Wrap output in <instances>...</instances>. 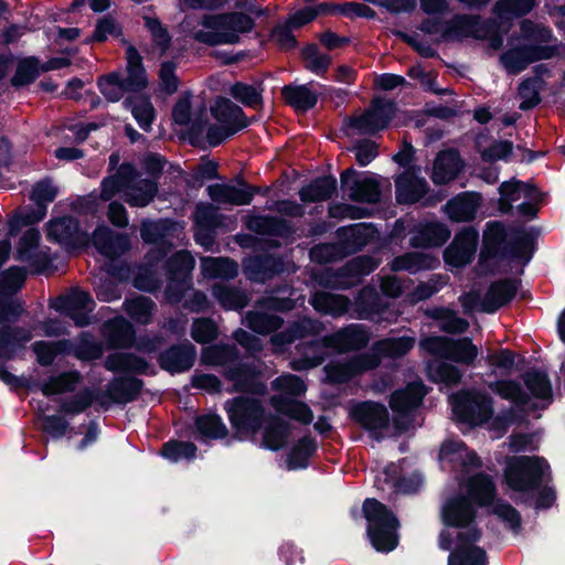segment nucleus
<instances>
[{"label": "nucleus", "instance_id": "1", "mask_svg": "<svg viewBox=\"0 0 565 565\" xmlns=\"http://www.w3.org/2000/svg\"><path fill=\"white\" fill-rule=\"evenodd\" d=\"M475 510L472 503L457 497L443 507V520L446 529L440 533L439 546L450 550L448 565H487L486 552L476 546L480 532L472 524Z\"/></svg>", "mask_w": 565, "mask_h": 565}, {"label": "nucleus", "instance_id": "2", "mask_svg": "<svg viewBox=\"0 0 565 565\" xmlns=\"http://www.w3.org/2000/svg\"><path fill=\"white\" fill-rule=\"evenodd\" d=\"M158 192L153 181L140 179L131 164H122L116 173L106 178L102 183L103 200H111L121 195L130 206L148 205Z\"/></svg>", "mask_w": 565, "mask_h": 565}, {"label": "nucleus", "instance_id": "3", "mask_svg": "<svg viewBox=\"0 0 565 565\" xmlns=\"http://www.w3.org/2000/svg\"><path fill=\"white\" fill-rule=\"evenodd\" d=\"M253 25V20L244 13L211 14L205 15L191 34L198 42L209 45L235 44Z\"/></svg>", "mask_w": 565, "mask_h": 565}, {"label": "nucleus", "instance_id": "4", "mask_svg": "<svg viewBox=\"0 0 565 565\" xmlns=\"http://www.w3.org/2000/svg\"><path fill=\"white\" fill-rule=\"evenodd\" d=\"M367 520V535L373 547L379 552H390L397 546V519L387 508L375 499H366L363 504Z\"/></svg>", "mask_w": 565, "mask_h": 565}, {"label": "nucleus", "instance_id": "5", "mask_svg": "<svg viewBox=\"0 0 565 565\" xmlns=\"http://www.w3.org/2000/svg\"><path fill=\"white\" fill-rule=\"evenodd\" d=\"M548 472L550 466L543 458L521 456L508 461L505 479L511 489L526 491L539 484Z\"/></svg>", "mask_w": 565, "mask_h": 565}, {"label": "nucleus", "instance_id": "6", "mask_svg": "<svg viewBox=\"0 0 565 565\" xmlns=\"http://www.w3.org/2000/svg\"><path fill=\"white\" fill-rule=\"evenodd\" d=\"M274 388L279 391L285 397H274V408L290 418L308 424L312 420V413L303 403L294 401L288 396L300 395L306 391L303 382L295 375H282L274 381Z\"/></svg>", "mask_w": 565, "mask_h": 565}, {"label": "nucleus", "instance_id": "7", "mask_svg": "<svg viewBox=\"0 0 565 565\" xmlns=\"http://www.w3.org/2000/svg\"><path fill=\"white\" fill-rule=\"evenodd\" d=\"M454 414L470 425H482L493 415L492 399L484 393L462 392L451 397Z\"/></svg>", "mask_w": 565, "mask_h": 565}, {"label": "nucleus", "instance_id": "8", "mask_svg": "<svg viewBox=\"0 0 565 565\" xmlns=\"http://www.w3.org/2000/svg\"><path fill=\"white\" fill-rule=\"evenodd\" d=\"M226 411L232 426L243 438L254 435L260 427L263 408L254 398H235L226 403Z\"/></svg>", "mask_w": 565, "mask_h": 565}, {"label": "nucleus", "instance_id": "9", "mask_svg": "<svg viewBox=\"0 0 565 565\" xmlns=\"http://www.w3.org/2000/svg\"><path fill=\"white\" fill-rule=\"evenodd\" d=\"M214 118L221 124V131L210 128L207 139L211 145H218L226 137L246 126L242 109L227 98H217L211 107Z\"/></svg>", "mask_w": 565, "mask_h": 565}, {"label": "nucleus", "instance_id": "10", "mask_svg": "<svg viewBox=\"0 0 565 565\" xmlns=\"http://www.w3.org/2000/svg\"><path fill=\"white\" fill-rule=\"evenodd\" d=\"M420 347L434 355L466 364L472 363L479 354L478 348L468 338L450 341L443 337H431L424 339Z\"/></svg>", "mask_w": 565, "mask_h": 565}, {"label": "nucleus", "instance_id": "11", "mask_svg": "<svg viewBox=\"0 0 565 565\" xmlns=\"http://www.w3.org/2000/svg\"><path fill=\"white\" fill-rule=\"evenodd\" d=\"M519 200H523L519 205L520 213L526 216H534L536 213V203L541 201V193L534 186L525 183L516 181L503 182L500 186L501 211H509L512 203Z\"/></svg>", "mask_w": 565, "mask_h": 565}, {"label": "nucleus", "instance_id": "12", "mask_svg": "<svg viewBox=\"0 0 565 565\" xmlns=\"http://www.w3.org/2000/svg\"><path fill=\"white\" fill-rule=\"evenodd\" d=\"M469 495L478 502L479 505H488L493 503L492 511L503 521L508 522L511 527H515L519 525V514L518 512L509 504L493 502L494 499V488L487 477L477 476L471 479L468 484Z\"/></svg>", "mask_w": 565, "mask_h": 565}, {"label": "nucleus", "instance_id": "13", "mask_svg": "<svg viewBox=\"0 0 565 565\" xmlns=\"http://www.w3.org/2000/svg\"><path fill=\"white\" fill-rule=\"evenodd\" d=\"M515 290L513 281L503 280L493 284L481 301H477L476 297L469 294L461 298V303L467 311L479 308L486 312H493L510 301L515 295Z\"/></svg>", "mask_w": 565, "mask_h": 565}, {"label": "nucleus", "instance_id": "14", "mask_svg": "<svg viewBox=\"0 0 565 565\" xmlns=\"http://www.w3.org/2000/svg\"><path fill=\"white\" fill-rule=\"evenodd\" d=\"M341 183L354 201L374 203L380 199L379 181L374 175H359L353 169H348L341 174Z\"/></svg>", "mask_w": 565, "mask_h": 565}, {"label": "nucleus", "instance_id": "15", "mask_svg": "<svg viewBox=\"0 0 565 565\" xmlns=\"http://www.w3.org/2000/svg\"><path fill=\"white\" fill-rule=\"evenodd\" d=\"M396 109L388 100H375L362 116L352 119L351 126L360 134H373L387 127Z\"/></svg>", "mask_w": 565, "mask_h": 565}, {"label": "nucleus", "instance_id": "16", "mask_svg": "<svg viewBox=\"0 0 565 565\" xmlns=\"http://www.w3.org/2000/svg\"><path fill=\"white\" fill-rule=\"evenodd\" d=\"M478 242V233L473 228L461 231L444 253L445 262L452 267H461L472 259Z\"/></svg>", "mask_w": 565, "mask_h": 565}, {"label": "nucleus", "instance_id": "17", "mask_svg": "<svg viewBox=\"0 0 565 565\" xmlns=\"http://www.w3.org/2000/svg\"><path fill=\"white\" fill-rule=\"evenodd\" d=\"M47 236L61 244L72 247L86 246L89 242L88 234L81 231L76 221L63 217L49 224Z\"/></svg>", "mask_w": 565, "mask_h": 565}, {"label": "nucleus", "instance_id": "18", "mask_svg": "<svg viewBox=\"0 0 565 565\" xmlns=\"http://www.w3.org/2000/svg\"><path fill=\"white\" fill-rule=\"evenodd\" d=\"M439 463L443 469H457L462 467H477L479 460L473 451H470L461 441L448 440L445 441L439 450Z\"/></svg>", "mask_w": 565, "mask_h": 565}, {"label": "nucleus", "instance_id": "19", "mask_svg": "<svg viewBox=\"0 0 565 565\" xmlns=\"http://www.w3.org/2000/svg\"><path fill=\"white\" fill-rule=\"evenodd\" d=\"M379 363L380 359L376 354H365L355 356L351 361L330 364L326 371L330 381L344 382L355 374L375 367Z\"/></svg>", "mask_w": 565, "mask_h": 565}, {"label": "nucleus", "instance_id": "20", "mask_svg": "<svg viewBox=\"0 0 565 565\" xmlns=\"http://www.w3.org/2000/svg\"><path fill=\"white\" fill-rule=\"evenodd\" d=\"M39 232L30 230L22 236L18 248L19 259L28 262L30 267L36 273L46 270L49 266V255L43 250H39Z\"/></svg>", "mask_w": 565, "mask_h": 565}, {"label": "nucleus", "instance_id": "21", "mask_svg": "<svg viewBox=\"0 0 565 565\" xmlns=\"http://www.w3.org/2000/svg\"><path fill=\"white\" fill-rule=\"evenodd\" d=\"M463 164L456 151H443L434 160L430 178L436 184H446L455 180Z\"/></svg>", "mask_w": 565, "mask_h": 565}, {"label": "nucleus", "instance_id": "22", "mask_svg": "<svg viewBox=\"0 0 565 565\" xmlns=\"http://www.w3.org/2000/svg\"><path fill=\"white\" fill-rule=\"evenodd\" d=\"M352 416L362 426L372 431H377L388 426L386 408L376 403L365 402L356 405L352 409Z\"/></svg>", "mask_w": 565, "mask_h": 565}, {"label": "nucleus", "instance_id": "23", "mask_svg": "<svg viewBox=\"0 0 565 565\" xmlns=\"http://www.w3.org/2000/svg\"><path fill=\"white\" fill-rule=\"evenodd\" d=\"M60 309H63L78 326L88 323L87 315L93 310L94 301L82 290H74L60 299Z\"/></svg>", "mask_w": 565, "mask_h": 565}, {"label": "nucleus", "instance_id": "24", "mask_svg": "<svg viewBox=\"0 0 565 565\" xmlns=\"http://www.w3.org/2000/svg\"><path fill=\"white\" fill-rule=\"evenodd\" d=\"M396 198L401 203H413L422 199L427 189L424 178L418 177L414 171L407 170L396 181Z\"/></svg>", "mask_w": 565, "mask_h": 565}, {"label": "nucleus", "instance_id": "25", "mask_svg": "<svg viewBox=\"0 0 565 565\" xmlns=\"http://www.w3.org/2000/svg\"><path fill=\"white\" fill-rule=\"evenodd\" d=\"M207 193L216 203H228L234 205L249 204L254 196V191L252 189L231 184H212L207 188Z\"/></svg>", "mask_w": 565, "mask_h": 565}, {"label": "nucleus", "instance_id": "26", "mask_svg": "<svg viewBox=\"0 0 565 565\" xmlns=\"http://www.w3.org/2000/svg\"><path fill=\"white\" fill-rule=\"evenodd\" d=\"M93 245L104 256L114 258L124 253L128 246V238L124 235L114 236L106 226L98 227L92 238Z\"/></svg>", "mask_w": 565, "mask_h": 565}, {"label": "nucleus", "instance_id": "27", "mask_svg": "<svg viewBox=\"0 0 565 565\" xmlns=\"http://www.w3.org/2000/svg\"><path fill=\"white\" fill-rule=\"evenodd\" d=\"M425 394L426 390L422 383H411L405 390L396 391L392 395L391 408L397 414H407L420 405Z\"/></svg>", "mask_w": 565, "mask_h": 565}, {"label": "nucleus", "instance_id": "28", "mask_svg": "<svg viewBox=\"0 0 565 565\" xmlns=\"http://www.w3.org/2000/svg\"><path fill=\"white\" fill-rule=\"evenodd\" d=\"M480 205V196L476 193H463L450 200L445 206L447 215L456 222L471 221Z\"/></svg>", "mask_w": 565, "mask_h": 565}, {"label": "nucleus", "instance_id": "29", "mask_svg": "<svg viewBox=\"0 0 565 565\" xmlns=\"http://www.w3.org/2000/svg\"><path fill=\"white\" fill-rule=\"evenodd\" d=\"M195 350L191 344L173 347L160 356V364L170 372H182L194 362Z\"/></svg>", "mask_w": 565, "mask_h": 565}, {"label": "nucleus", "instance_id": "30", "mask_svg": "<svg viewBox=\"0 0 565 565\" xmlns=\"http://www.w3.org/2000/svg\"><path fill=\"white\" fill-rule=\"evenodd\" d=\"M127 58V77L124 78L129 90H140L148 84L146 71L141 64V56L132 46H128L126 51Z\"/></svg>", "mask_w": 565, "mask_h": 565}, {"label": "nucleus", "instance_id": "31", "mask_svg": "<svg viewBox=\"0 0 565 565\" xmlns=\"http://www.w3.org/2000/svg\"><path fill=\"white\" fill-rule=\"evenodd\" d=\"M367 334L360 326H352L334 337L326 339L327 345L335 347L339 350L359 348L367 343Z\"/></svg>", "mask_w": 565, "mask_h": 565}, {"label": "nucleus", "instance_id": "32", "mask_svg": "<svg viewBox=\"0 0 565 565\" xmlns=\"http://www.w3.org/2000/svg\"><path fill=\"white\" fill-rule=\"evenodd\" d=\"M201 267L207 278H233L238 273L236 263L227 258H204Z\"/></svg>", "mask_w": 565, "mask_h": 565}, {"label": "nucleus", "instance_id": "33", "mask_svg": "<svg viewBox=\"0 0 565 565\" xmlns=\"http://www.w3.org/2000/svg\"><path fill=\"white\" fill-rule=\"evenodd\" d=\"M311 303L316 310L330 313L333 316L341 315L347 311L349 301L347 298L332 295L329 292H317L311 299Z\"/></svg>", "mask_w": 565, "mask_h": 565}, {"label": "nucleus", "instance_id": "34", "mask_svg": "<svg viewBox=\"0 0 565 565\" xmlns=\"http://www.w3.org/2000/svg\"><path fill=\"white\" fill-rule=\"evenodd\" d=\"M286 100L297 110H307L317 104V95L308 86H287L282 89Z\"/></svg>", "mask_w": 565, "mask_h": 565}, {"label": "nucleus", "instance_id": "35", "mask_svg": "<svg viewBox=\"0 0 565 565\" xmlns=\"http://www.w3.org/2000/svg\"><path fill=\"white\" fill-rule=\"evenodd\" d=\"M488 387L498 396L515 405H522L526 402V395L521 385L511 380H500L490 382Z\"/></svg>", "mask_w": 565, "mask_h": 565}, {"label": "nucleus", "instance_id": "36", "mask_svg": "<svg viewBox=\"0 0 565 565\" xmlns=\"http://www.w3.org/2000/svg\"><path fill=\"white\" fill-rule=\"evenodd\" d=\"M335 190V180L333 178H321L300 191V199L303 202H316L331 196Z\"/></svg>", "mask_w": 565, "mask_h": 565}, {"label": "nucleus", "instance_id": "37", "mask_svg": "<svg viewBox=\"0 0 565 565\" xmlns=\"http://www.w3.org/2000/svg\"><path fill=\"white\" fill-rule=\"evenodd\" d=\"M100 93L109 102H118L126 92H129L120 73L114 72L98 79Z\"/></svg>", "mask_w": 565, "mask_h": 565}, {"label": "nucleus", "instance_id": "38", "mask_svg": "<svg viewBox=\"0 0 565 565\" xmlns=\"http://www.w3.org/2000/svg\"><path fill=\"white\" fill-rule=\"evenodd\" d=\"M437 259L424 253H412L394 259L392 268L394 270L416 271L425 268H433Z\"/></svg>", "mask_w": 565, "mask_h": 565}, {"label": "nucleus", "instance_id": "39", "mask_svg": "<svg viewBox=\"0 0 565 565\" xmlns=\"http://www.w3.org/2000/svg\"><path fill=\"white\" fill-rule=\"evenodd\" d=\"M536 58L537 55L527 47L510 50L501 56L504 67L511 73L521 72Z\"/></svg>", "mask_w": 565, "mask_h": 565}, {"label": "nucleus", "instance_id": "40", "mask_svg": "<svg viewBox=\"0 0 565 565\" xmlns=\"http://www.w3.org/2000/svg\"><path fill=\"white\" fill-rule=\"evenodd\" d=\"M125 104L131 108L132 116L143 130H149L154 119V108L150 100L145 97L129 99Z\"/></svg>", "mask_w": 565, "mask_h": 565}, {"label": "nucleus", "instance_id": "41", "mask_svg": "<svg viewBox=\"0 0 565 565\" xmlns=\"http://www.w3.org/2000/svg\"><path fill=\"white\" fill-rule=\"evenodd\" d=\"M450 236L449 230L440 223H430L425 225L420 231V236L415 237V244L427 246H439L444 244Z\"/></svg>", "mask_w": 565, "mask_h": 565}, {"label": "nucleus", "instance_id": "42", "mask_svg": "<svg viewBox=\"0 0 565 565\" xmlns=\"http://www.w3.org/2000/svg\"><path fill=\"white\" fill-rule=\"evenodd\" d=\"M42 73V65L34 57H28L19 62L17 72L12 78L14 86L32 83Z\"/></svg>", "mask_w": 565, "mask_h": 565}, {"label": "nucleus", "instance_id": "43", "mask_svg": "<svg viewBox=\"0 0 565 565\" xmlns=\"http://www.w3.org/2000/svg\"><path fill=\"white\" fill-rule=\"evenodd\" d=\"M305 67L317 75H323L330 64L331 57L319 52L316 45H309L302 50Z\"/></svg>", "mask_w": 565, "mask_h": 565}, {"label": "nucleus", "instance_id": "44", "mask_svg": "<svg viewBox=\"0 0 565 565\" xmlns=\"http://www.w3.org/2000/svg\"><path fill=\"white\" fill-rule=\"evenodd\" d=\"M78 382L76 373H64L56 377H51L42 385L44 395H56L75 390Z\"/></svg>", "mask_w": 565, "mask_h": 565}, {"label": "nucleus", "instance_id": "45", "mask_svg": "<svg viewBox=\"0 0 565 565\" xmlns=\"http://www.w3.org/2000/svg\"><path fill=\"white\" fill-rule=\"evenodd\" d=\"M315 451V443L310 438L301 439L291 450L287 459L289 469H301L307 466L309 457Z\"/></svg>", "mask_w": 565, "mask_h": 565}, {"label": "nucleus", "instance_id": "46", "mask_svg": "<svg viewBox=\"0 0 565 565\" xmlns=\"http://www.w3.org/2000/svg\"><path fill=\"white\" fill-rule=\"evenodd\" d=\"M111 343L117 347L127 345L132 341L134 332L130 323L124 318L111 320L106 327Z\"/></svg>", "mask_w": 565, "mask_h": 565}, {"label": "nucleus", "instance_id": "47", "mask_svg": "<svg viewBox=\"0 0 565 565\" xmlns=\"http://www.w3.org/2000/svg\"><path fill=\"white\" fill-rule=\"evenodd\" d=\"M433 317L439 321V328L449 333H462L469 327L466 320L448 309H436L433 311Z\"/></svg>", "mask_w": 565, "mask_h": 565}, {"label": "nucleus", "instance_id": "48", "mask_svg": "<svg viewBox=\"0 0 565 565\" xmlns=\"http://www.w3.org/2000/svg\"><path fill=\"white\" fill-rule=\"evenodd\" d=\"M106 367L113 371L141 372L146 367V362L132 355L115 353L107 358Z\"/></svg>", "mask_w": 565, "mask_h": 565}, {"label": "nucleus", "instance_id": "49", "mask_svg": "<svg viewBox=\"0 0 565 565\" xmlns=\"http://www.w3.org/2000/svg\"><path fill=\"white\" fill-rule=\"evenodd\" d=\"M428 375L433 381L446 385H454L458 383L461 377L457 367L443 362L430 363L428 365Z\"/></svg>", "mask_w": 565, "mask_h": 565}, {"label": "nucleus", "instance_id": "50", "mask_svg": "<svg viewBox=\"0 0 565 565\" xmlns=\"http://www.w3.org/2000/svg\"><path fill=\"white\" fill-rule=\"evenodd\" d=\"M199 433L206 438H222L226 435V427L215 415H205L196 419Z\"/></svg>", "mask_w": 565, "mask_h": 565}, {"label": "nucleus", "instance_id": "51", "mask_svg": "<svg viewBox=\"0 0 565 565\" xmlns=\"http://www.w3.org/2000/svg\"><path fill=\"white\" fill-rule=\"evenodd\" d=\"M153 303L146 297H138L126 301L128 315L140 323H148L152 313Z\"/></svg>", "mask_w": 565, "mask_h": 565}, {"label": "nucleus", "instance_id": "52", "mask_svg": "<svg viewBox=\"0 0 565 565\" xmlns=\"http://www.w3.org/2000/svg\"><path fill=\"white\" fill-rule=\"evenodd\" d=\"M542 81L537 77L524 81L519 87V95L522 99L520 107L529 109L540 103V89Z\"/></svg>", "mask_w": 565, "mask_h": 565}, {"label": "nucleus", "instance_id": "53", "mask_svg": "<svg viewBox=\"0 0 565 565\" xmlns=\"http://www.w3.org/2000/svg\"><path fill=\"white\" fill-rule=\"evenodd\" d=\"M195 451L196 447L192 443L170 441L163 446L161 454L170 461H179L181 459L193 458Z\"/></svg>", "mask_w": 565, "mask_h": 565}, {"label": "nucleus", "instance_id": "54", "mask_svg": "<svg viewBox=\"0 0 565 565\" xmlns=\"http://www.w3.org/2000/svg\"><path fill=\"white\" fill-rule=\"evenodd\" d=\"M213 295L226 309H238L246 305V297L243 294L228 289L223 285H215L213 287Z\"/></svg>", "mask_w": 565, "mask_h": 565}, {"label": "nucleus", "instance_id": "55", "mask_svg": "<svg viewBox=\"0 0 565 565\" xmlns=\"http://www.w3.org/2000/svg\"><path fill=\"white\" fill-rule=\"evenodd\" d=\"M525 384L535 397L546 401L551 399L552 388L550 381L544 373H529L525 379Z\"/></svg>", "mask_w": 565, "mask_h": 565}, {"label": "nucleus", "instance_id": "56", "mask_svg": "<svg viewBox=\"0 0 565 565\" xmlns=\"http://www.w3.org/2000/svg\"><path fill=\"white\" fill-rule=\"evenodd\" d=\"M414 343L413 338L388 339L377 344V351L388 356L396 358L407 353L414 347Z\"/></svg>", "mask_w": 565, "mask_h": 565}, {"label": "nucleus", "instance_id": "57", "mask_svg": "<svg viewBox=\"0 0 565 565\" xmlns=\"http://www.w3.org/2000/svg\"><path fill=\"white\" fill-rule=\"evenodd\" d=\"M532 0H500L495 4V12L501 17L523 15L531 11Z\"/></svg>", "mask_w": 565, "mask_h": 565}, {"label": "nucleus", "instance_id": "58", "mask_svg": "<svg viewBox=\"0 0 565 565\" xmlns=\"http://www.w3.org/2000/svg\"><path fill=\"white\" fill-rule=\"evenodd\" d=\"M246 323L257 333H268L280 327V320L277 317L263 313H248Z\"/></svg>", "mask_w": 565, "mask_h": 565}, {"label": "nucleus", "instance_id": "59", "mask_svg": "<svg viewBox=\"0 0 565 565\" xmlns=\"http://www.w3.org/2000/svg\"><path fill=\"white\" fill-rule=\"evenodd\" d=\"M31 332L26 330H15L13 332L0 331V355L10 358L11 349L17 344H22L31 339Z\"/></svg>", "mask_w": 565, "mask_h": 565}, {"label": "nucleus", "instance_id": "60", "mask_svg": "<svg viewBox=\"0 0 565 565\" xmlns=\"http://www.w3.org/2000/svg\"><path fill=\"white\" fill-rule=\"evenodd\" d=\"M230 94L235 99L249 107H257L260 103L259 90L247 84L236 83L231 87Z\"/></svg>", "mask_w": 565, "mask_h": 565}, {"label": "nucleus", "instance_id": "61", "mask_svg": "<svg viewBox=\"0 0 565 565\" xmlns=\"http://www.w3.org/2000/svg\"><path fill=\"white\" fill-rule=\"evenodd\" d=\"M287 426L282 423L270 424L264 433V446L268 449L277 450L286 441Z\"/></svg>", "mask_w": 565, "mask_h": 565}, {"label": "nucleus", "instance_id": "62", "mask_svg": "<svg viewBox=\"0 0 565 565\" xmlns=\"http://www.w3.org/2000/svg\"><path fill=\"white\" fill-rule=\"evenodd\" d=\"M234 356L230 347H207L202 352V361L210 365H222Z\"/></svg>", "mask_w": 565, "mask_h": 565}, {"label": "nucleus", "instance_id": "63", "mask_svg": "<svg viewBox=\"0 0 565 565\" xmlns=\"http://www.w3.org/2000/svg\"><path fill=\"white\" fill-rule=\"evenodd\" d=\"M57 192V188L50 181H41L33 186L31 198L39 206L43 207L56 198Z\"/></svg>", "mask_w": 565, "mask_h": 565}, {"label": "nucleus", "instance_id": "64", "mask_svg": "<svg viewBox=\"0 0 565 565\" xmlns=\"http://www.w3.org/2000/svg\"><path fill=\"white\" fill-rule=\"evenodd\" d=\"M169 267L174 275H188L194 268V259L190 253L181 250L170 259Z\"/></svg>", "mask_w": 565, "mask_h": 565}]
</instances>
